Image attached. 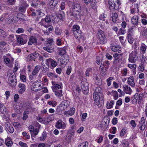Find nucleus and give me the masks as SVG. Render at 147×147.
<instances>
[{
	"instance_id": "obj_27",
	"label": "nucleus",
	"mask_w": 147,
	"mask_h": 147,
	"mask_svg": "<svg viewBox=\"0 0 147 147\" xmlns=\"http://www.w3.org/2000/svg\"><path fill=\"white\" fill-rule=\"evenodd\" d=\"M39 56V54L38 53L35 52L33 53L32 54L28 55V57L29 59H31L32 58L36 59Z\"/></svg>"
},
{
	"instance_id": "obj_13",
	"label": "nucleus",
	"mask_w": 147,
	"mask_h": 147,
	"mask_svg": "<svg viewBox=\"0 0 147 147\" xmlns=\"http://www.w3.org/2000/svg\"><path fill=\"white\" fill-rule=\"evenodd\" d=\"M127 83L132 87H134L135 86L134 79L133 76H130L128 78Z\"/></svg>"
},
{
	"instance_id": "obj_3",
	"label": "nucleus",
	"mask_w": 147,
	"mask_h": 147,
	"mask_svg": "<svg viewBox=\"0 0 147 147\" xmlns=\"http://www.w3.org/2000/svg\"><path fill=\"white\" fill-rule=\"evenodd\" d=\"M102 89L100 87H97L95 90L94 93L93 98L95 101L96 102V105L99 104L100 97L102 96Z\"/></svg>"
},
{
	"instance_id": "obj_7",
	"label": "nucleus",
	"mask_w": 147,
	"mask_h": 147,
	"mask_svg": "<svg viewBox=\"0 0 147 147\" xmlns=\"http://www.w3.org/2000/svg\"><path fill=\"white\" fill-rule=\"evenodd\" d=\"M137 53L136 51L132 52L129 56V61L131 63H135L138 59Z\"/></svg>"
},
{
	"instance_id": "obj_14",
	"label": "nucleus",
	"mask_w": 147,
	"mask_h": 147,
	"mask_svg": "<svg viewBox=\"0 0 147 147\" xmlns=\"http://www.w3.org/2000/svg\"><path fill=\"white\" fill-rule=\"evenodd\" d=\"M5 126L9 132L12 133L14 131V129L11 125L9 122L5 123Z\"/></svg>"
},
{
	"instance_id": "obj_11",
	"label": "nucleus",
	"mask_w": 147,
	"mask_h": 147,
	"mask_svg": "<svg viewBox=\"0 0 147 147\" xmlns=\"http://www.w3.org/2000/svg\"><path fill=\"white\" fill-rule=\"evenodd\" d=\"M108 3L109 8L110 10H114L115 8L116 9L117 5L115 4L114 0H109Z\"/></svg>"
},
{
	"instance_id": "obj_55",
	"label": "nucleus",
	"mask_w": 147,
	"mask_h": 147,
	"mask_svg": "<svg viewBox=\"0 0 147 147\" xmlns=\"http://www.w3.org/2000/svg\"><path fill=\"white\" fill-rule=\"evenodd\" d=\"M8 81L9 83H13L14 82V79L13 78V76H9L8 78Z\"/></svg>"
},
{
	"instance_id": "obj_33",
	"label": "nucleus",
	"mask_w": 147,
	"mask_h": 147,
	"mask_svg": "<svg viewBox=\"0 0 147 147\" xmlns=\"http://www.w3.org/2000/svg\"><path fill=\"white\" fill-rule=\"evenodd\" d=\"M146 47L147 46L144 44H143L141 45L140 50L142 53L144 54L145 53Z\"/></svg>"
},
{
	"instance_id": "obj_30",
	"label": "nucleus",
	"mask_w": 147,
	"mask_h": 147,
	"mask_svg": "<svg viewBox=\"0 0 147 147\" xmlns=\"http://www.w3.org/2000/svg\"><path fill=\"white\" fill-rule=\"evenodd\" d=\"M120 56L121 55L117 53H114L113 54V57L115 58L113 62L114 63H117V60L118 59Z\"/></svg>"
},
{
	"instance_id": "obj_31",
	"label": "nucleus",
	"mask_w": 147,
	"mask_h": 147,
	"mask_svg": "<svg viewBox=\"0 0 147 147\" xmlns=\"http://www.w3.org/2000/svg\"><path fill=\"white\" fill-rule=\"evenodd\" d=\"M25 16L22 13H20L17 15V18L20 20L23 21L25 20V19L24 18L25 17Z\"/></svg>"
},
{
	"instance_id": "obj_25",
	"label": "nucleus",
	"mask_w": 147,
	"mask_h": 147,
	"mask_svg": "<svg viewBox=\"0 0 147 147\" xmlns=\"http://www.w3.org/2000/svg\"><path fill=\"white\" fill-rule=\"evenodd\" d=\"M47 61L49 63L50 62L51 63V65L53 67H55L57 65L56 62L51 58L47 59Z\"/></svg>"
},
{
	"instance_id": "obj_6",
	"label": "nucleus",
	"mask_w": 147,
	"mask_h": 147,
	"mask_svg": "<svg viewBox=\"0 0 147 147\" xmlns=\"http://www.w3.org/2000/svg\"><path fill=\"white\" fill-rule=\"evenodd\" d=\"M88 83L85 81H82L81 82V88L82 91L85 94H87L89 91Z\"/></svg>"
},
{
	"instance_id": "obj_46",
	"label": "nucleus",
	"mask_w": 147,
	"mask_h": 147,
	"mask_svg": "<svg viewBox=\"0 0 147 147\" xmlns=\"http://www.w3.org/2000/svg\"><path fill=\"white\" fill-rule=\"evenodd\" d=\"M28 112L27 111H25L23 113V119L24 120H26L27 118L28 117Z\"/></svg>"
},
{
	"instance_id": "obj_48",
	"label": "nucleus",
	"mask_w": 147,
	"mask_h": 147,
	"mask_svg": "<svg viewBox=\"0 0 147 147\" xmlns=\"http://www.w3.org/2000/svg\"><path fill=\"white\" fill-rule=\"evenodd\" d=\"M47 41L49 44L50 46L52 45L54 43L53 39L52 38H48L47 40Z\"/></svg>"
},
{
	"instance_id": "obj_32",
	"label": "nucleus",
	"mask_w": 147,
	"mask_h": 147,
	"mask_svg": "<svg viewBox=\"0 0 147 147\" xmlns=\"http://www.w3.org/2000/svg\"><path fill=\"white\" fill-rule=\"evenodd\" d=\"M53 91L55 92V95L58 97L61 96L62 95V91L61 90H58Z\"/></svg>"
},
{
	"instance_id": "obj_52",
	"label": "nucleus",
	"mask_w": 147,
	"mask_h": 147,
	"mask_svg": "<svg viewBox=\"0 0 147 147\" xmlns=\"http://www.w3.org/2000/svg\"><path fill=\"white\" fill-rule=\"evenodd\" d=\"M144 64L143 63H141L139 67L138 68L140 70L143 71L144 69Z\"/></svg>"
},
{
	"instance_id": "obj_51",
	"label": "nucleus",
	"mask_w": 147,
	"mask_h": 147,
	"mask_svg": "<svg viewBox=\"0 0 147 147\" xmlns=\"http://www.w3.org/2000/svg\"><path fill=\"white\" fill-rule=\"evenodd\" d=\"M113 78L111 77L108 78L107 80V85L108 86H109L111 84V80L113 79Z\"/></svg>"
},
{
	"instance_id": "obj_64",
	"label": "nucleus",
	"mask_w": 147,
	"mask_h": 147,
	"mask_svg": "<svg viewBox=\"0 0 147 147\" xmlns=\"http://www.w3.org/2000/svg\"><path fill=\"white\" fill-rule=\"evenodd\" d=\"M142 34L144 36H147V30L146 29L144 28L142 30Z\"/></svg>"
},
{
	"instance_id": "obj_19",
	"label": "nucleus",
	"mask_w": 147,
	"mask_h": 147,
	"mask_svg": "<svg viewBox=\"0 0 147 147\" xmlns=\"http://www.w3.org/2000/svg\"><path fill=\"white\" fill-rule=\"evenodd\" d=\"M111 18H112V21L113 22H115L118 18V15L116 13H113L110 14Z\"/></svg>"
},
{
	"instance_id": "obj_29",
	"label": "nucleus",
	"mask_w": 147,
	"mask_h": 147,
	"mask_svg": "<svg viewBox=\"0 0 147 147\" xmlns=\"http://www.w3.org/2000/svg\"><path fill=\"white\" fill-rule=\"evenodd\" d=\"M59 20L64 21L65 20V15L63 11L57 15Z\"/></svg>"
},
{
	"instance_id": "obj_5",
	"label": "nucleus",
	"mask_w": 147,
	"mask_h": 147,
	"mask_svg": "<svg viewBox=\"0 0 147 147\" xmlns=\"http://www.w3.org/2000/svg\"><path fill=\"white\" fill-rule=\"evenodd\" d=\"M28 40V36L27 35L22 34L17 37V40L18 43L24 45L26 43Z\"/></svg>"
},
{
	"instance_id": "obj_20",
	"label": "nucleus",
	"mask_w": 147,
	"mask_h": 147,
	"mask_svg": "<svg viewBox=\"0 0 147 147\" xmlns=\"http://www.w3.org/2000/svg\"><path fill=\"white\" fill-rule=\"evenodd\" d=\"M82 31H80L79 32L74 33L73 34L75 38L79 41L80 39L82 38Z\"/></svg>"
},
{
	"instance_id": "obj_44",
	"label": "nucleus",
	"mask_w": 147,
	"mask_h": 147,
	"mask_svg": "<svg viewBox=\"0 0 147 147\" xmlns=\"http://www.w3.org/2000/svg\"><path fill=\"white\" fill-rule=\"evenodd\" d=\"M39 2H40L38 0H33L31 5L32 6L35 7L37 5L38 3Z\"/></svg>"
},
{
	"instance_id": "obj_41",
	"label": "nucleus",
	"mask_w": 147,
	"mask_h": 147,
	"mask_svg": "<svg viewBox=\"0 0 147 147\" xmlns=\"http://www.w3.org/2000/svg\"><path fill=\"white\" fill-rule=\"evenodd\" d=\"M109 61H105L103 62L102 65L103 66L105 67L106 68L108 69L109 66Z\"/></svg>"
},
{
	"instance_id": "obj_49",
	"label": "nucleus",
	"mask_w": 147,
	"mask_h": 147,
	"mask_svg": "<svg viewBox=\"0 0 147 147\" xmlns=\"http://www.w3.org/2000/svg\"><path fill=\"white\" fill-rule=\"evenodd\" d=\"M48 104L50 105H52L53 107H55L57 105V102L55 101H51L48 102Z\"/></svg>"
},
{
	"instance_id": "obj_43",
	"label": "nucleus",
	"mask_w": 147,
	"mask_h": 147,
	"mask_svg": "<svg viewBox=\"0 0 147 147\" xmlns=\"http://www.w3.org/2000/svg\"><path fill=\"white\" fill-rule=\"evenodd\" d=\"M55 33L56 34L58 35H59L61 34V33L60 31V29H59V27H56L55 28Z\"/></svg>"
},
{
	"instance_id": "obj_2",
	"label": "nucleus",
	"mask_w": 147,
	"mask_h": 147,
	"mask_svg": "<svg viewBox=\"0 0 147 147\" xmlns=\"http://www.w3.org/2000/svg\"><path fill=\"white\" fill-rule=\"evenodd\" d=\"M72 13H71L70 16H74L77 20L80 18L82 15L81 13V7L79 4L73 3L72 6Z\"/></svg>"
},
{
	"instance_id": "obj_47",
	"label": "nucleus",
	"mask_w": 147,
	"mask_h": 147,
	"mask_svg": "<svg viewBox=\"0 0 147 147\" xmlns=\"http://www.w3.org/2000/svg\"><path fill=\"white\" fill-rule=\"evenodd\" d=\"M14 17L13 16L10 17L8 19H7V23L8 24H10L12 23L13 22Z\"/></svg>"
},
{
	"instance_id": "obj_23",
	"label": "nucleus",
	"mask_w": 147,
	"mask_h": 147,
	"mask_svg": "<svg viewBox=\"0 0 147 147\" xmlns=\"http://www.w3.org/2000/svg\"><path fill=\"white\" fill-rule=\"evenodd\" d=\"M81 31L79 26L77 25H74L72 27V32L73 34Z\"/></svg>"
},
{
	"instance_id": "obj_15",
	"label": "nucleus",
	"mask_w": 147,
	"mask_h": 147,
	"mask_svg": "<svg viewBox=\"0 0 147 147\" xmlns=\"http://www.w3.org/2000/svg\"><path fill=\"white\" fill-rule=\"evenodd\" d=\"M139 17L138 16H134L131 19V22L133 24L137 26L138 24Z\"/></svg>"
},
{
	"instance_id": "obj_10",
	"label": "nucleus",
	"mask_w": 147,
	"mask_h": 147,
	"mask_svg": "<svg viewBox=\"0 0 147 147\" xmlns=\"http://www.w3.org/2000/svg\"><path fill=\"white\" fill-rule=\"evenodd\" d=\"M55 126L57 128L59 129L61 128L64 129L65 128L66 126L64 122H63L61 120H59L57 122Z\"/></svg>"
},
{
	"instance_id": "obj_34",
	"label": "nucleus",
	"mask_w": 147,
	"mask_h": 147,
	"mask_svg": "<svg viewBox=\"0 0 147 147\" xmlns=\"http://www.w3.org/2000/svg\"><path fill=\"white\" fill-rule=\"evenodd\" d=\"M5 143L8 147H9L10 146H11L13 144L12 141L9 140H5Z\"/></svg>"
},
{
	"instance_id": "obj_62",
	"label": "nucleus",
	"mask_w": 147,
	"mask_h": 147,
	"mask_svg": "<svg viewBox=\"0 0 147 147\" xmlns=\"http://www.w3.org/2000/svg\"><path fill=\"white\" fill-rule=\"evenodd\" d=\"M127 70L126 68H124L122 71V73L124 76H126L127 74Z\"/></svg>"
},
{
	"instance_id": "obj_50",
	"label": "nucleus",
	"mask_w": 147,
	"mask_h": 147,
	"mask_svg": "<svg viewBox=\"0 0 147 147\" xmlns=\"http://www.w3.org/2000/svg\"><path fill=\"white\" fill-rule=\"evenodd\" d=\"M71 69L72 68L71 67V66H69L68 67V68L66 71V74L68 75H69V74L71 72Z\"/></svg>"
},
{
	"instance_id": "obj_18",
	"label": "nucleus",
	"mask_w": 147,
	"mask_h": 147,
	"mask_svg": "<svg viewBox=\"0 0 147 147\" xmlns=\"http://www.w3.org/2000/svg\"><path fill=\"white\" fill-rule=\"evenodd\" d=\"M20 89L19 91V92L20 94H22L25 90V86L24 84H20L18 86Z\"/></svg>"
},
{
	"instance_id": "obj_8",
	"label": "nucleus",
	"mask_w": 147,
	"mask_h": 147,
	"mask_svg": "<svg viewBox=\"0 0 147 147\" xmlns=\"http://www.w3.org/2000/svg\"><path fill=\"white\" fill-rule=\"evenodd\" d=\"M32 90L34 91H38L42 88L40 82L38 81L34 82L32 85Z\"/></svg>"
},
{
	"instance_id": "obj_54",
	"label": "nucleus",
	"mask_w": 147,
	"mask_h": 147,
	"mask_svg": "<svg viewBox=\"0 0 147 147\" xmlns=\"http://www.w3.org/2000/svg\"><path fill=\"white\" fill-rule=\"evenodd\" d=\"M130 124L134 128L136 127V124L134 120H131L130 122Z\"/></svg>"
},
{
	"instance_id": "obj_4",
	"label": "nucleus",
	"mask_w": 147,
	"mask_h": 147,
	"mask_svg": "<svg viewBox=\"0 0 147 147\" xmlns=\"http://www.w3.org/2000/svg\"><path fill=\"white\" fill-rule=\"evenodd\" d=\"M97 38L99 43L101 44H105L107 41L104 32L101 30H99L97 33Z\"/></svg>"
},
{
	"instance_id": "obj_21",
	"label": "nucleus",
	"mask_w": 147,
	"mask_h": 147,
	"mask_svg": "<svg viewBox=\"0 0 147 147\" xmlns=\"http://www.w3.org/2000/svg\"><path fill=\"white\" fill-rule=\"evenodd\" d=\"M36 39L35 37L32 36L30 37L28 42V45H31L32 44H35L36 43Z\"/></svg>"
},
{
	"instance_id": "obj_12",
	"label": "nucleus",
	"mask_w": 147,
	"mask_h": 147,
	"mask_svg": "<svg viewBox=\"0 0 147 147\" xmlns=\"http://www.w3.org/2000/svg\"><path fill=\"white\" fill-rule=\"evenodd\" d=\"M123 90L126 94H131L132 92V90L128 85L125 84L123 86Z\"/></svg>"
},
{
	"instance_id": "obj_61",
	"label": "nucleus",
	"mask_w": 147,
	"mask_h": 147,
	"mask_svg": "<svg viewBox=\"0 0 147 147\" xmlns=\"http://www.w3.org/2000/svg\"><path fill=\"white\" fill-rule=\"evenodd\" d=\"M13 125L15 127L18 128L20 126V123L18 122H15L13 123Z\"/></svg>"
},
{
	"instance_id": "obj_56",
	"label": "nucleus",
	"mask_w": 147,
	"mask_h": 147,
	"mask_svg": "<svg viewBox=\"0 0 147 147\" xmlns=\"http://www.w3.org/2000/svg\"><path fill=\"white\" fill-rule=\"evenodd\" d=\"M54 117L53 114L50 115L47 118V120L49 121H51L53 120Z\"/></svg>"
},
{
	"instance_id": "obj_17",
	"label": "nucleus",
	"mask_w": 147,
	"mask_h": 147,
	"mask_svg": "<svg viewBox=\"0 0 147 147\" xmlns=\"http://www.w3.org/2000/svg\"><path fill=\"white\" fill-rule=\"evenodd\" d=\"M52 84L53 86L52 87V88L53 91L58 90L60 88H61V87L59 85L55 84L54 82H52Z\"/></svg>"
},
{
	"instance_id": "obj_53",
	"label": "nucleus",
	"mask_w": 147,
	"mask_h": 147,
	"mask_svg": "<svg viewBox=\"0 0 147 147\" xmlns=\"http://www.w3.org/2000/svg\"><path fill=\"white\" fill-rule=\"evenodd\" d=\"M37 13L38 15V16L41 17V18L43 16H44L45 15V14L42 12L41 11H40V10H38L37 11Z\"/></svg>"
},
{
	"instance_id": "obj_26",
	"label": "nucleus",
	"mask_w": 147,
	"mask_h": 147,
	"mask_svg": "<svg viewBox=\"0 0 147 147\" xmlns=\"http://www.w3.org/2000/svg\"><path fill=\"white\" fill-rule=\"evenodd\" d=\"M135 26H133L130 28L128 30L127 36L134 35V29L135 28Z\"/></svg>"
},
{
	"instance_id": "obj_1",
	"label": "nucleus",
	"mask_w": 147,
	"mask_h": 147,
	"mask_svg": "<svg viewBox=\"0 0 147 147\" xmlns=\"http://www.w3.org/2000/svg\"><path fill=\"white\" fill-rule=\"evenodd\" d=\"M51 15H47L44 18H42L38 24L45 27L47 28L50 26V24L52 22L54 23H57L60 20L57 15H55L54 18H53Z\"/></svg>"
},
{
	"instance_id": "obj_9",
	"label": "nucleus",
	"mask_w": 147,
	"mask_h": 147,
	"mask_svg": "<svg viewBox=\"0 0 147 147\" xmlns=\"http://www.w3.org/2000/svg\"><path fill=\"white\" fill-rule=\"evenodd\" d=\"M140 129L141 130H144L146 127V124L144 117H142L140 121L139 122V124L138 125Z\"/></svg>"
},
{
	"instance_id": "obj_60",
	"label": "nucleus",
	"mask_w": 147,
	"mask_h": 147,
	"mask_svg": "<svg viewBox=\"0 0 147 147\" xmlns=\"http://www.w3.org/2000/svg\"><path fill=\"white\" fill-rule=\"evenodd\" d=\"M43 49L44 50L49 53H51L52 52V50L49 48L47 47H43Z\"/></svg>"
},
{
	"instance_id": "obj_63",
	"label": "nucleus",
	"mask_w": 147,
	"mask_h": 147,
	"mask_svg": "<svg viewBox=\"0 0 147 147\" xmlns=\"http://www.w3.org/2000/svg\"><path fill=\"white\" fill-rule=\"evenodd\" d=\"M20 5H21L22 6H24V7L26 9L28 6V5L26 3L25 1L22 2Z\"/></svg>"
},
{
	"instance_id": "obj_57",
	"label": "nucleus",
	"mask_w": 147,
	"mask_h": 147,
	"mask_svg": "<svg viewBox=\"0 0 147 147\" xmlns=\"http://www.w3.org/2000/svg\"><path fill=\"white\" fill-rule=\"evenodd\" d=\"M24 32V30L22 28H18L16 32L17 33H21L23 32Z\"/></svg>"
},
{
	"instance_id": "obj_37",
	"label": "nucleus",
	"mask_w": 147,
	"mask_h": 147,
	"mask_svg": "<svg viewBox=\"0 0 147 147\" xmlns=\"http://www.w3.org/2000/svg\"><path fill=\"white\" fill-rule=\"evenodd\" d=\"M88 143L87 142H83L78 145V147H88Z\"/></svg>"
},
{
	"instance_id": "obj_24",
	"label": "nucleus",
	"mask_w": 147,
	"mask_h": 147,
	"mask_svg": "<svg viewBox=\"0 0 147 147\" xmlns=\"http://www.w3.org/2000/svg\"><path fill=\"white\" fill-rule=\"evenodd\" d=\"M40 66L38 65L36 66L32 72V75L34 76L38 73L40 70Z\"/></svg>"
},
{
	"instance_id": "obj_39",
	"label": "nucleus",
	"mask_w": 147,
	"mask_h": 147,
	"mask_svg": "<svg viewBox=\"0 0 147 147\" xmlns=\"http://www.w3.org/2000/svg\"><path fill=\"white\" fill-rule=\"evenodd\" d=\"M18 10L20 12H24L26 11V9L25 8L24 6L20 5L19 6Z\"/></svg>"
},
{
	"instance_id": "obj_36",
	"label": "nucleus",
	"mask_w": 147,
	"mask_h": 147,
	"mask_svg": "<svg viewBox=\"0 0 147 147\" xmlns=\"http://www.w3.org/2000/svg\"><path fill=\"white\" fill-rule=\"evenodd\" d=\"M133 36H127V39L129 42L132 44L134 42V39L133 37Z\"/></svg>"
},
{
	"instance_id": "obj_35",
	"label": "nucleus",
	"mask_w": 147,
	"mask_h": 147,
	"mask_svg": "<svg viewBox=\"0 0 147 147\" xmlns=\"http://www.w3.org/2000/svg\"><path fill=\"white\" fill-rule=\"evenodd\" d=\"M39 130L37 129H33V131H32V133H31V136L33 137H35V136L37 134Z\"/></svg>"
},
{
	"instance_id": "obj_28",
	"label": "nucleus",
	"mask_w": 147,
	"mask_h": 147,
	"mask_svg": "<svg viewBox=\"0 0 147 147\" xmlns=\"http://www.w3.org/2000/svg\"><path fill=\"white\" fill-rule=\"evenodd\" d=\"M68 61V59H65L64 57H61L60 59V61L61 65H65L67 64Z\"/></svg>"
},
{
	"instance_id": "obj_38",
	"label": "nucleus",
	"mask_w": 147,
	"mask_h": 147,
	"mask_svg": "<svg viewBox=\"0 0 147 147\" xmlns=\"http://www.w3.org/2000/svg\"><path fill=\"white\" fill-rule=\"evenodd\" d=\"M75 108L73 107L71 108L70 110L69 111V115L70 116L73 115L75 113Z\"/></svg>"
},
{
	"instance_id": "obj_45",
	"label": "nucleus",
	"mask_w": 147,
	"mask_h": 147,
	"mask_svg": "<svg viewBox=\"0 0 147 147\" xmlns=\"http://www.w3.org/2000/svg\"><path fill=\"white\" fill-rule=\"evenodd\" d=\"M128 66L129 68L131 69H133V71H134V70L135 71L136 69V65L135 64H133V65L129 64L128 65Z\"/></svg>"
},
{
	"instance_id": "obj_42",
	"label": "nucleus",
	"mask_w": 147,
	"mask_h": 147,
	"mask_svg": "<svg viewBox=\"0 0 147 147\" xmlns=\"http://www.w3.org/2000/svg\"><path fill=\"white\" fill-rule=\"evenodd\" d=\"M66 53L65 48H64L59 50V55H64Z\"/></svg>"
},
{
	"instance_id": "obj_59",
	"label": "nucleus",
	"mask_w": 147,
	"mask_h": 147,
	"mask_svg": "<svg viewBox=\"0 0 147 147\" xmlns=\"http://www.w3.org/2000/svg\"><path fill=\"white\" fill-rule=\"evenodd\" d=\"M19 143V145L22 147H28L26 143L22 142H20Z\"/></svg>"
},
{
	"instance_id": "obj_22",
	"label": "nucleus",
	"mask_w": 147,
	"mask_h": 147,
	"mask_svg": "<svg viewBox=\"0 0 147 147\" xmlns=\"http://www.w3.org/2000/svg\"><path fill=\"white\" fill-rule=\"evenodd\" d=\"M58 2L57 0H51L49 2V5L52 8L55 7Z\"/></svg>"
},
{
	"instance_id": "obj_40",
	"label": "nucleus",
	"mask_w": 147,
	"mask_h": 147,
	"mask_svg": "<svg viewBox=\"0 0 147 147\" xmlns=\"http://www.w3.org/2000/svg\"><path fill=\"white\" fill-rule=\"evenodd\" d=\"M47 137V134L45 131H44L43 132L42 136L40 138V139L41 140H44Z\"/></svg>"
},
{
	"instance_id": "obj_16",
	"label": "nucleus",
	"mask_w": 147,
	"mask_h": 147,
	"mask_svg": "<svg viewBox=\"0 0 147 147\" xmlns=\"http://www.w3.org/2000/svg\"><path fill=\"white\" fill-rule=\"evenodd\" d=\"M0 112L3 114L8 113L7 109L5 108L4 105L0 102Z\"/></svg>"
},
{
	"instance_id": "obj_58",
	"label": "nucleus",
	"mask_w": 147,
	"mask_h": 147,
	"mask_svg": "<svg viewBox=\"0 0 147 147\" xmlns=\"http://www.w3.org/2000/svg\"><path fill=\"white\" fill-rule=\"evenodd\" d=\"M20 78L21 80L24 82H25L26 81V76L24 75H21L20 76Z\"/></svg>"
}]
</instances>
